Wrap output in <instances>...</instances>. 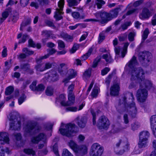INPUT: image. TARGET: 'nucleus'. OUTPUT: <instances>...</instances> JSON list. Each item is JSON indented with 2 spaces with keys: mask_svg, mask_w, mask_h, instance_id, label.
<instances>
[{
  "mask_svg": "<svg viewBox=\"0 0 156 156\" xmlns=\"http://www.w3.org/2000/svg\"><path fill=\"white\" fill-rule=\"evenodd\" d=\"M28 38V36L26 34H24L23 35L21 40H20L19 43H23L26 41V39Z\"/></svg>",
  "mask_w": 156,
  "mask_h": 156,
  "instance_id": "60",
  "label": "nucleus"
},
{
  "mask_svg": "<svg viewBox=\"0 0 156 156\" xmlns=\"http://www.w3.org/2000/svg\"><path fill=\"white\" fill-rule=\"evenodd\" d=\"M64 4V0H60L58 3V7L59 8L56 9V11L55 12L54 18L56 20H59L62 18V15L63 12H62Z\"/></svg>",
  "mask_w": 156,
  "mask_h": 156,
  "instance_id": "9",
  "label": "nucleus"
},
{
  "mask_svg": "<svg viewBox=\"0 0 156 156\" xmlns=\"http://www.w3.org/2000/svg\"><path fill=\"white\" fill-rule=\"evenodd\" d=\"M66 95L62 94L56 98V102L59 103L61 105L63 106H70L73 105L75 102V96L73 93L72 88L69 91L68 101H66Z\"/></svg>",
  "mask_w": 156,
  "mask_h": 156,
  "instance_id": "3",
  "label": "nucleus"
},
{
  "mask_svg": "<svg viewBox=\"0 0 156 156\" xmlns=\"http://www.w3.org/2000/svg\"><path fill=\"white\" fill-rule=\"evenodd\" d=\"M48 81L55 82L57 81L59 79L58 75L56 72L54 70L51 71L48 75Z\"/></svg>",
  "mask_w": 156,
  "mask_h": 156,
  "instance_id": "19",
  "label": "nucleus"
},
{
  "mask_svg": "<svg viewBox=\"0 0 156 156\" xmlns=\"http://www.w3.org/2000/svg\"><path fill=\"white\" fill-rule=\"evenodd\" d=\"M59 131L61 134L71 137L75 135L78 129L75 124L69 123L67 124H62Z\"/></svg>",
  "mask_w": 156,
  "mask_h": 156,
  "instance_id": "2",
  "label": "nucleus"
},
{
  "mask_svg": "<svg viewBox=\"0 0 156 156\" xmlns=\"http://www.w3.org/2000/svg\"><path fill=\"white\" fill-rule=\"evenodd\" d=\"M9 141L8 134L6 133H2L0 134V144L8 143Z\"/></svg>",
  "mask_w": 156,
  "mask_h": 156,
  "instance_id": "20",
  "label": "nucleus"
},
{
  "mask_svg": "<svg viewBox=\"0 0 156 156\" xmlns=\"http://www.w3.org/2000/svg\"><path fill=\"white\" fill-rule=\"evenodd\" d=\"M88 35V33L87 32H86L82 35L80 38V39L79 41H81L84 40Z\"/></svg>",
  "mask_w": 156,
  "mask_h": 156,
  "instance_id": "62",
  "label": "nucleus"
},
{
  "mask_svg": "<svg viewBox=\"0 0 156 156\" xmlns=\"http://www.w3.org/2000/svg\"><path fill=\"white\" fill-rule=\"evenodd\" d=\"M129 144L127 139L119 140L116 143L115 148V151L118 155H121L129 150Z\"/></svg>",
  "mask_w": 156,
  "mask_h": 156,
  "instance_id": "5",
  "label": "nucleus"
},
{
  "mask_svg": "<svg viewBox=\"0 0 156 156\" xmlns=\"http://www.w3.org/2000/svg\"><path fill=\"white\" fill-rule=\"evenodd\" d=\"M47 138L46 136L44 135L43 133H40L39 135L36 137H33L31 140L32 143H37L40 140H42V141L45 142Z\"/></svg>",
  "mask_w": 156,
  "mask_h": 156,
  "instance_id": "17",
  "label": "nucleus"
},
{
  "mask_svg": "<svg viewBox=\"0 0 156 156\" xmlns=\"http://www.w3.org/2000/svg\"><path fill=\"white\" fill-rule=\"evenodd\" d=\"M75 121L80 127L83 128L86 125L87 119L86 117H83L81 118L78 117L76 119Z\"/></svg>",
  "mask_w": 156,
  "mask_h": 156,
  "instance_id": "21",
  "label": "nucleus"
},
{
  "mask_svg": "<svg viewBox=\"0 0 156 156\" xmlns=\"http://www.w3.org/2000/svg\"><path fill=\"white\" fill-rule=\"evenodd\" d=\"M121 130V129L117 127H114L111 130V133L114 134L118 133Z\"/></svg>",
  "mask_w": 156,
  "mask_h": 156,
  "instance_id": "56",
  "label": "nucleus"
},
{
  "mask_svg": "<svg viewBox=\"0 0 156 156\" xmlns=\"http://www.w3.org/2000/svg\"><path fill=\"white\" fill-rule=\"evenodd\" d=\"M138 64L136 58L133 56L126 64V66L132 69L130 73L131 75L130 83L129 87H138L139 84L140 87H153L151 82L145 79V72L141 67H136Z\"/></svg>",
  "mask_w": 156,
  "mask_h": 156,
  "instance_id": "1",
  "label": "nucleus"
},
{
  "mask_svg": "<svg viewBox=\"0 0 156 156\" xmlns=\"http://www.w3.org/2000/svg\"><path fill=\"white\" fill-rule=\"evenodd\" d=\"M48 0H35V1L32 2L30 4V6L34 7L36 8H37L39 5L43 3H46L47 2Z\"/></svg>",
  "mask_w": 156,
  "mask_h": 156,
  "instance_id": "23",
  "label": "nucleus"
},
{
  "mask_svg": "<svg viewBox=\"0 0 156 156\" xmlns=\"http://www.w3.org/2000/svg\"><path fill=\"white\" fill-rule=\"evenodd\" d=\"M45 70L51 68L52 65V63L47 62L44 65Z\"/></svg>",
  "mask_w": 156,
  "mask_h": 156,
  "instance_id": "58",
  "label": "nucleus"
},
{
  "mask_svg": "<svg viewBox=\"0 0 156 156\" xmlns=\"http://www.w3.org/2000/svg\"><path fill=\"white\" fill-rule=\"evenodd\" d=\"M110 69L108 67H105L101 71V74L102 76H104L106 74L110 71Z\"/></svg>",
  "mask_w": 156,
  "mask_h": 156,
  "instance_id": "46",
  "label": "nucleus"
},
{
  "mask_svg": "<svg viewBox=\"0 0 156 156\" xmlns=\"http://www.w3.org/2000/svg\"><path fill=\"white\" fill-rule=\"evenodd\" d=\"M140 126V124L138 122H136L132 125V128L133 130L137 129Z\"/></svg>",
  "mask_w": 156,
  "mask_h": 156,
  "instance_id": "57",
  "label": "nucleus"
},
{
  "mask_svg": "<svg viewBox=\"0 0 156 156\" xmlns=\"http://www.w3.org/2000/svg\"><path fill=\"white\" fill-rule=\"evenodd\" d=\"M47 51L48 52V53L47 55H45L44 56H41L38 58L37 59H36V61L37 62H38L39 61L43 59L47 58L50 55H51L53 54H54L56 51V50L54 48L48 49Z\"/></svg>",
  "mask_w": 156,
  "mask_h": 156,
  "instance_id": "22",
  "label": "nucleus"
},
{
  "mask_svg": "<svg viewBox=\"0 0 156 156\" xmlns=\"http://www.w3.org/2000/svg\"><path fill=\"white\" fill-rule=\"evenodd\" d=\"M13 88H6L5 93L7 95L10 94L13 91Z\"/></svg>",
  "mask_w": 156,
  "mask_h": 156,
  "instance_id": "64",
  "label": "nucleus"
},
{
  "mask_svg": "<svg viewBox=\"0 0 156 156\" xmlns=\"http://www.w3.org/2000/svg\"><path fill=\"white\" fill-rule=\"evenodd\" d=\"M100 90L99 88H93L92 92V95L93 97H95L98 93Z\"/></svg>",
  "mask_w": 156,
  "mask_h": 156,
  "instance_id": "43",
  "label": "nucleus"
},
{
  "mask_svg": "<svg viewBox=\"0 0 156 156\" xmlns=\"http://www.w3.org/2000/svg\"><path fill=\"white\" fill-rule=\"evenodd\" d=\"M151 128L152 130L153 134L156 137V123L154 125L153 127L152 125H151Z\"/></svg>",
  "mask_w": 156,
  "mask_h": 156,
  "instance_id": "63",
  "label": "nucleus"
},
{
  "mask_svg": "<svg viewBox=\"0 0 156 156\" xmlns=\"http://www.w3.org/2000/svg\"><path fill=\"white\" fill-rule=\"evenodd\" d=\"M84 105V103L82 104L79 106L78 109L76 107L69 106L66 108V110L67 111H69L71 112H75L77 111L81 110Z\"/></svg>",
  "mask_w": 156,
  "mask_h": 156,
  "instance_id": "24",
  "label": "nucleus"
},
{
  "mask_svg": "<svg viewBox=\"0 0 156 156\" xmlns=\"http://www.w3.org/2000/svg\"><path fill=\"white\" fill-rule=\"evenodd\" d=\"M9 14V12L8 11H5L2 12V17L0 19V23H2L8 17Z\"/></svg>",
  "mask_w": 156,
  "mask_h": 156,
  "instance_id": "33",
  "label": "nucleus"
},
{
  "mask_svg": "<svg viewBox=\"0 0 156 156\" xmlns=\"http://www.w3.org/2000/svg\"><path fill=\"white\" fill-rule=\"evenodd\" d=\"M99 61L100 60L99 58H97L96 59H95L93 62L92 67L93 68L96 67L97 66L98 64V63L99 62Z\"/></svg>",
  "mask_w": 156,
  "mask_h": 156,
  "instance_id": "61",
  "label": "nucleus"
},
{
  "mask_svg": "<svg viewBox=\"0 0 156 156\" xmlns=\"http://www.w3.org/2000/svg\"><path fill=\"white\" fill-rule=\"evenodd\" d=\"M100 21V20L97 18V19H88L85 20L84 21L85 22H91L92 23L94 22H99Z\"/></svg>",
  "mask_w": 156,
  "mask_h": 156,
  "instance_id": "55",
  "label": "nucleus"
},
{
  "mask_svg": "<svg viewBox=\"0 0 156 156\" xmlns=\"http://www.w3.org/2000/svg\"><path fill=\"white\" fill-rule=\"evenodd\" d=\"M59 73L62 75H66L67 76V77L64 78L62 81L65 87L66 86V85L69 82V80L76 77L77 74V71L73 69H70L67 72L59 70Z\"/></svg>",
  "mask_w": 156,
  "mask_h": 156,
  "instance_id": "7",
  "label": "nucleus"
},
{
  "mask_svg": "<svg viewBox=\"0 0 156 156\" xmlns=\"http://www.w3.org/2000/svg\"><path fill=\"white\" fill-rule=\"evenodd\" d=\"M151 15V13L149 10L146 8H144L143 9L142 12L140 15L139 17L140 19H148Z\"/></svg>",
  "mask_w": 156,
  "mask_h": 156,
  "instance_id": "18",
  "label": "nucleus"
},
{
  "mask_svg": "<svg viewBox=\"0 0 156 156\" xmlns=\"http://www.w3.org/2000/svg\"><path fill=\"white\" fill-rule=\"evenodd\" d=\"M149 135L150 134L148 131H142L139 134V139L148 140Z\"/></svg>",
  "mask_w": 156,
  "mask_h": 156,
  "instance_id": "28",
  "label": "nucleus"
},
{
  "mask_svg": "<svg viewBox=\"0 0 156 156\" xmlns=\"http://www.w3.org/2000/svg\"><path fill=\"white\" fill-rule=\"evenodd\" d=\"M73 17L75 19H83L85 16H80V13L77 12H74L72 13Z\"/></svg>",
  "mask_w": 156,
  "mask_h": 156,
  "instance_id": "32",
  "label": "nucleus"
},
{
  "mask_svg": "<svg viewBox=\"0 0 156 156\" xmlns=\"http://www.w3.org/2000/svg\"><path fill=\"white\" fill-rule=\"evenodd\" d=\"M109 125V122L108 119L105 116H102L99 119L98 126L100 129H106L108 128Z\"/></svg>",
  "mask_w": 156,
  "mask_h": 156,
  "instance_id": "11",
  "label": "nucleus"
},
{
  "mask_svg": "<svg viewBox=\"0 0 156 156\" xmlns=\"http://www.w3.org/2000/svg\"><path fill=\"white\" fill-rule=\"evenodd\" d=\"M135 34L134 33L131 32L128 35V39L130 41H133L134 40V37Z\"/></svg>",
  "mask_w": 156,
  "mask_h": 156,
  "instance_id": "52",
  "label": "nucleus"
},
{
  "mask_svg": "<svg viewBox=\"0 0 156 156\" xmlns=\"http://www.w3.org/2000/svg\"><path fill=\"white\" fill-rule=\"evenodd\" d=\"M156 124V115L152 116L151 118V125H152L153 127L154 125Z\"/></svg>",
  "mask_w": 156,
  "mask_h": 156,
  "instance_id": "49",
  "label": "nucleus"
},
{
  "mask_svg": "<svg viewBox=\"0 0 156 156\" xmlns=\"http://www.w3.org/2000/svg\"><path fill=\"white\" fill-rule=\"evenodd\" d=\"M44 88H30L31 90L36 94H40L41 91L43 90Z\"/></svg>",
  "mask_w": 156,
  "mask_h": 156,
  "instance_id": "48",
  "label": "nucleus"
},
{
  "mask_svg": "<svg viewBox=\"0 0 156 156\" xmlns=\"http://www.w3.org/2000/svg\"><path fill=\"white\" fill-rule=\"evenodd\" d=\"M95 4L97 5L98 8L100 9L101 8L102 5L105 4V2L102 0H96Z\"/></svg>",
  "mask_w": 156,
  "mask_h": 156,
  "instance_id": "37",
  "label": "nucleus"
},
{
  "mask_svg": "<svg viewBox=\"0 0 156 156\" xmlns=\"http://www.w3.org/2000/svg\"><path fill=\"white\" fill-rule=\"evenodd\" d=\"M23 129L27 132H30L33 131L35 133L40 131V128L38 126H34V125L31 123H29L24 127Z\"/></svg>",
  "mask_w": 156,
  "mask_h": 156,
  "instance_id": "15",
  "label": "nucleus"
},
{
  "mask_svg": "<svg viewBox=\"0 0 156 156\" xmlns=\"http://www.w3.org/2000/svg\"><path fill=\"white\" fill-rule=\"evenodd\" d=\"M131 24V23L129 22H125L121 25V27L122 29L123 30L126 29Z\"/></svg>",
  "mask_w": 156,
  "mask_h": 156,
  "instance_id": "41",
  "label": "nucleus"
},
{
  "mask_svg": "<svg viewBox=\"0 0 156 156\" xmlns=\"http://www.w3.org/2000/svg\"><path fill=\"white\" fill-rule=\"evenodd\" d=\"M5 152L9 154V153L10 151L8 148H6L4 149L0 148V156H4Z\"/></svg>",
  "mask_w": 156,
  "mask_h": 156,
  "instance_id": "39",
  "label": "nucleus"
},
{
  "mask_svg": "<svg viewBox=\"0 0 156 156\" xmlns=\"http://www.w3.org/2000/svg\"><path fill=\"white\" fill-rule=\"evenodd\" d=\"M113 44L115 49L114 50L115 53V57H122L124 58L127 52V48L129 45L128 42L125 43L124 44L123 48L121 53H120V47L117 46L118 44V40L115 38L113 41Z\"/></svg>",
  "mask_w": 156,
  "mask_h": 156,
  "instance_id": "6",
  "label": "nucleus"
},
{
  "mask_svg": "<svg viewBox=\"0 0 156 156\" xmlns=\"http://www.w3.org/2000/svg\"><path fill=\"white\" fill-rule=\"evenodd\" d=\"M24 90H22L20 91L17 89H16L15 90L14 93V95L15 97L18 96L19 95H21L18 99V103L19 105H21L25 100L26 97L23 94Z\"/></svg>",
  "mask_w": 156,
  "mask_h": 156,
  "instance_id": "16",
  "label": "nucleus"
},
{
  "mask_svg": "<svg viewBox=\"0 0 156 156\" xmlns=\"http://www.w3.org/2000/svg\"><path fill=\"white\" fill-rule=\"evenodd\" d=\"M62 36L63 38L66 41H71L72 39V37L67 34H62Z\"/></svg>",
  "mask_w": 156,
  "mask_h": 156,
  "instance_id": "40",
  "label": "nucleus"
},
{
  "mask_svg": "<svg viewBox=\"0 0 156 156\" xmlns=\"http://www.w3.org/2000/svg\"><path fill=\"white\" fill-rule=\"evenodd\" d=\"M152 58L151 54L147 51L141 52L140 53L139 59L140 61L143 64L150 62Z\"/></svg>",
  "mask_w": 156,
  "mask_h": 156,
  "instance_id": "10",
  "label": "nucleus"
},
{
  "mask_svg": "<svg viewBox=\"0 0 156 156\" xmlns=\"http://www.w3.org/2000/svg\"><path fill=\"white\" fill-rule=\"evenodd\" d=\"M105 39V35L104 34L101 33L99 34L98 39V42L100 43H101Z\"/></svg>",
  "mask_w": 156,
  "mask_h": 156,
  "instance_id": "59",
  "label": "nucleus"
},
{
  "mask_svg": "<svg viewBox=\"0 0 156 156\" xmlns=\"http://www.w3.org/2000/svg\"><path fill=\"white\" fill-rule=\"evenodd\" d=\"M91 71L92 68L90 67L85 71L83 76V78L84 80H87L90 77Z\"/></svg>",
  "mask_w": 156,
  "mask_h": 156,
  "instance_id": "26",
  "label": "nucleus"
},
{
  "mask_svg": "<svg viewBox=\"0 0 156 156\" xmlns=\"http://www.w3.org/2000/svg\"><path fill=\"white\" fill-rule=\"evenodd\" d=\"M122 6L119 5L117 8L111 10L109 13L104 12L101 13L100 15L101 20L105 22H107L116 18L119 12L122 10Z\"/></svg>",
  "mask_w": 156,
  "mask_h": 156,
  "instance_id": "4",
  "label": "nucleus"
},
{
  "mask_svg": "<svg viewBox=\"0 0 156 156\" xmlns=\"http://www.w3.org/2000/svg\"><path fill=\"white\" fill-rule=\"evenodd\" d=\"M87 147L85 145H82L78 146L75 154L76 156H83L87 153Z\"/></svg>",
  "mask_w": 156,
  "mask_h": 156,
  "instance_id": "14",
  "label": "nucleus"
},
{
  "mask_svg": "<svg viewBox=\"0 0 156 156\" xmlns=\"http://www.w3.org/2000/svg\"><path fill=\"white\" fill-rule=\"evenodd\" d=\"M93 51V48H90L88 51L87 52L83 55L80 58L81 60L83 61L87 59L91 55Z\"/></svg>",
  "mask_w": 156,
  "mask_h": 156,
  "instance_id": "30",
  "label": "nucleus"
},
{
  "mask_svg": "<svg viewBox=\"0 0 156 156\" xmlns=\"http://www.w3.org/2000/svg\"><path fill=\"white\" fill-rule=\"evenodd\" d=\"M11 67V65L10 62L7 61L5 62L4 70L5 71H7Z\"/></svg>",
  "mask_w": 156,
  "mask_h": 156,
  "instance_id": "47",
  "label": "nucleus"
},
{
  "mask_svg": "<svg viewBox=\"0 0 156 156\" xmlns=\"http://www.w3.org/2000/svg\"><path fill=\"white\" fill-rule=\"evenodd\" d=\"M126 98H124L121 100L122 103L124 104L126 111L129 110L132 112L133 113L135 114L136 112V109L135 104L133 101V99L132 100V103L131 104H127L126 102Z\"/></svg>",
  "mask_w": 156,
  "mask_h": 156,
  "instance_id": "12",
  "label": "nucleus"
},
{
  "mask_svg": "<svg viewBox=\"0 0 156 156\" xmlns=\"http://www.w3.org/2000/svg\"><path fill=\"white\" fill-rule=\"evenodd\" d=\"M62 156H73V155L66 149H64L62 154Z\"/></svg>",
  "mask_w": 156,
  "mask_h": 156,
  "instance_id": "42",
  "label": "nucleus"
},
{
  "mask_svg": "<svg viewBox=\"0 0 156 156\" xmlns=\"http://www.w3.org/2000/svg\"><path fill=\"white\" fill-rule=\"evenodd\" d=\"M68 6L70 7L74 8L79 4V2L77 0H67Z\"/></svg>",
  "mask_w": 156,
  "mask_h": 156,
  "instance_id": "29",
  "label": "nucleus"
},
{
  "mask_svg": "<svg viewBox=\"0 0 156 156\" xmlns=\"http://www.w3.org/2000/svg\"><path fill=\"white\" fill-rule=\"evenodd\" d=\"M46 94L48 96H51L52 95L53 93V88H47L45 91Z\"/></svg>",
  "mask_w": 156,
  "mask_h": 156,
  "instance_id": "50",
  "label": "nucleus"
},
{
  "mask_svg": "<svg viewBox=\"0 0 156 156\" xmlns=\"http://www.w3.org/2000/svg\"><path fill=\"white\" fill-rule=\"evenodd\" d=\"M24 152L26 154H31L34 155L35 152L32 150L29 149H26L24 150Z\"/></svg>",
  "mask_w": 156,
  "mask_h": 156,
  "instance_id": "54",
  "label": "nucleus"
},
{
  "mask_svg": "<svg viewBox=\"0 0 156 156\" xmlns=\"http://www.w3.org/2000/svg\"><path fill=\"white\" fill-rule=\"evenodd\" d=\"M69 145L73 150L74 153L75 152H77V149L79 146L74 141L70 140L69 143Z\"/></svg>",
  "mask_w": 156,
  "mask_h": 156,
  "instance_id": "27",
  "label": "nucleus"
},
{
  "mask_svg": "<svg viewBox=\"0 0 156 156\" xmlns=\"http://www.w3.org/2000/svg\"><path fill=\"white\" fill-rule=\"evenodd\" d=\"M141 148L139 147V146L137 147H136L134 150L133 152V154H138L140 153L142 151Z\"/></svg>",
  "mask_w": 156,
  "mask_h": 156,
  "instance_id": "51",
  "label": "nucleus"
},
{
  "mask_svg": "<svg viewBox=\"0 0 156 156\" xmlns=\"http://www.w3.org/2000/svg\"><path fill=\"white\" fill-rule=\"evenodd\" d=\"M119 88H110V93L112 96L118 95L119 93Z\"/></svg>",
  "mask_w": 156,
  "mask_h": 156,
  "instance_id": "34",
  "label": "nucleus"
},
{
  "mask_svg": "<svg viewBox=\"0 0 156 156\" xmlns=\"http://www.w3.org/2000/svg\"><path fill=\"white\" fill-rule=\"evenodd\" d=\"M58 48L59 49L64 48L65 47V45L64 42L61 40L58 41Z\"/></svg>",
  "mask_w": 156,
  "mask_h": 156,
  "instance_id": "44",
  "label": "nucleus"
},
{
  "mask_svg": "<svg viewBox=\"0 0 156 156\" xmlns=\"http://www.w3.org/2000/svg\"><path fill=\"white\" fill-rule=\"evenodd\" d=\"M147 140L139 139L138 146L140 148H144L147 146Z\"/></svg>",
  "mask_w": 156,
  "mask_h": 156,
  "instance_id": "31",
  "label": "nucleus"
},
{
  "mask_svg": "<svg viewBox=\"0 0 156 156\" xmlns=\"http://www.w3.org/2000/svg\"><path fill=\"white\" fill-rule=\"evenodd\" d=\"M147 96V91L145 88L139 89L136 94L137 99L140 102H144L146 99Z\"/></svg>",
  "mask_w": 156,
  "mask_h": 156,
  "instance_id": "13",
  "label": "nucleus"
},
{
  "mask_svg": "<svg viewBox=\"0 0 156 156\" xmlns=\"http://www.w3.org/2000/svg\"><path fill=\"white\" fill-rule=\"evenodd\" d=\"M30 22L31 20L30 19H28L26 22H23L21 25V27L20 28V30H22L23 27H24L27 25H28V24H30Z\"/></svg>",
  "mask_w": 156,
  "mask_h": 156,
  "instance_id": "53",
  "label": "nucleus"
},
{
  "mask_svg": "<svg viewBox=\"0 0 156 156\" xmlns=\"http://www.w3.org/2000/svg\"><path fill=\"white\" fill-rule=\"evenodd\" d=\"M102 58L108 63L112 62L113 61L109 52L103 54L102 56Z\"/></svg>",
  "mask_w": 156,
  "mask_h": 156,
  "instance_id": "25",
  "label": "nucleus"
},
{
  "mask_svg": "<svg viewBox=\"0 0 156 156\" xmlns=\"http://www.w3.org/2000/svg\"><path fill=\"white\" fill-rule=\"evenodd\" d=\"M35 68L36 70L38 71L42 72L45 70L44 65L42 64H39L36 66Z\"/></svg>",
  "mask_w": 156,
  "mask_h": 156,
  "instance_id": "36",
  "label": "nucleus"
},
{
  "mask_svg": "<svg viewBox=\"0 0 156 156\" xmlns=\"http://www.w3.org/2000/svg\"><path fill=\"white\" fill-rule=\"evenodd\" d=\"M103 148L98 143L93 144L90 152V156H101L103 152Z\"/></svg>",
  "mask_w": 156,
  "mask_h": 156,
  "instance_id": "8",
  "label": "nucleus"
},
{
  "mask_svg": "<svg viewBox=\"0 0 156 156\" xmlns=\"http://www.w3.org/2000/svg\"><path fill=\"white\" fill-rule=\"evenodd\" d=\"M30 0H20V3L21 6L25 7L28 4Z\"/></svg>",
  "mask_w": 156,
  "mask_h": 156,
  "instance_id": "45",
  "label": "nucleus"
},
{
  "mask_svg": "<svg viewBox=\"0 0 156 156\" xmlns=\"http://www.w3.org/2000/svg\"><path fill=\"white\" fill-rule=\"evenodd\" d=\"M42 34L44 37L48 38L51 37L52 33L51 31L45 30L42 32Z\"/></svg>",
  "mask_w": 156,
  "mask_h": 156,
  "instance_id": "38",
  "label": "nucleus"
},
{
  "mask_svg": "<svg viewBox=\"0 0 156 156\" xmlns=\"http://www.w3.org/2000/svg\"><path fill=\"white\" fill-rule=\"evenodd\" d=\"M149 34V31L148 29L146 28L144 31L143 34L142 35V41L143 43L147 38Z\"/></svg>",
  "mask_w": 156,
  "mask_h": 156,
  "instance_id": "35",
  "label": "nucleus"
}]
</instances>
